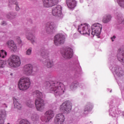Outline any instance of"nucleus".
<instances>
[{
    "label": "nucleus",
    "mask_w": 124,
    "mask_h": 124,
    "mask_svg": "<svg viewBox=\"0 0 124 124\" xmlns=\"http://www.w3.org/2000/svg\"><path fill=\"white\" fill-rule=\"evenodd\" d=\"M46 89L54 93L55 96H61L64 93V85L61 82L49 81L46 83Z\"/></svg>",
    "instance_id": "1"
},
{
    "label": "nucleus",
    "mask_w": 124,
    "mask_h": 124,
    "mask_svg": "<svg viewBox=\"0 0 124 124\" xmlns=\"http://www.w3.org/2000/svg\"><path fill=\"white\" fill-rule=\"evenodd\" d=\"M33 95L37 97L35 101V105L37 111L43 112L45 108V104H44V100L42 99V97H43L42 93L36 90L34 92Z\"/></svg>",
    "instance_id": "2"
},
{
    "label": "nucleus",
    "mask_w": 124,
    "mask_h": 124,
    "mask_svg": "<svg viewBox=\"0 0 124 124\" xmlns=\"http://www.w3.org/2000/svg\"><path fill=\"white\" fill-rule=\"evenodd\" d=\"M31 86V80L28 77L20 78L18 83V88L20 91H27Z\"/></svg>",
    "instance_id": "3"
},
{
    "label": "nucleus",
    "mask_w": 124,
    "mask_h": 124,
    "mask_svg": "<svg viewBox=\"0 0 124 124\" xmlns=\"http://www.w3.org/2000/svg\"><path fill=\"white\" fill-rule=\"evenodd\" d=\"M8 63L12 67H17L20 66L21 61L19 56L15 55H12L8 60Z\"/></svg>",
    "instance_id": "4"
},
{
    "label": "nucleus",
    "mask_w": 124,
    "mask_h": 124,
    "mask_svg": "<svg viewBox=\"0 0 124 124\" xmlns=\"http://www.w3.org/2000/svg\"><path fill=\"white\" fill-rule=\"evenodd\" d=\"M72 109V104L70 101H66L60 106V110L64 114L70 113Z\"/></svg>",
    "instance_id": "5"
},
{
    "label": "nucleus",
    "mask_w": 124,
    "mask_h": 124,
    "mask_svg": "<svg viewBox=\"0 0 124 124\" xmlns=\"http://www.w3.org/2000/svg\"><path fill=\"white\" fill-rule=\"evenodd\" d=\"M54 117H55V112L53 110L49 109L44 113V115L41 117V120L42 122L49 123L50 120H52Z\"/></svg>",
    "instance_id": "6"
},
{
    "label": "nucleus",
    "mask_w": 124,
    "mask_h": 124,
    "mask_svg": "<svg viewBox=\"0 0 124 124\" xmlns=\"http://www.w3.org/2000/svg\"><path fill=\"white\" fill-rule=\"evenodd\" d=\"M57 26L54 22H47L45 28V30L47 34H53L56 31Z\"/></svg>",
    "instance_id": "7"
},
{
    "label": "nucleus",
    "mask_w": 124,
    "mask_h": 124,
    "mask_svg": "<svg viewBox=\"0 0 124 124\" xmlns=\"http://www.w3.org/2000/svg\"><path fill=\"white\" fill-rule=\"evenodd\" d=\"M92 35H97L98 36L101 32L102 30V25L99 23H95L91 27Z\"/></svg>",
    "instance_id": "8"
},
{
    "label": "nucleus",
    "mask_w": 124,
    "mask_h": 124,
    "mask_svg": "<svg viewBox=\"0 0 124 124\" xmlns=\"http://www.w3.org/2000/svg\"><path fill=\"white\" fill-rule=\"evenodd\" d=\"M65 37L62 34H57L54 36V43L56 46L64 44Z\"/></svg>",
    "instance_id": "9"
},
{
    "label": "nucleus",
    "mask_w": 124,
    "mask_h": 124,
    "mask_svg": "<svg viewBox=\"0 0 124 124\" xmlns=\"http://www.w3.org/2000/svg\"><path fill=\"white\" fill-rule=\"evenodd\" d=\"M78 31L80 32L81 34H88V35H90L91 33L90 27H89L88 24H81L78 26Z\"/></svg>",
    "instance_id": "10"
},
{
    "label": "nucleus",
    "mask_w": 124,
    "mask_h": 124,
    "mask_svg": "<svg viewBox=\"0 0 124 124\" xmlns=\"http://www.w3.org/2000/svg\"><path fill=\"white\" fill-rule=\"evenodd\" d=\"M52 14L56 17L62 18L63 15L62 13V6L57 5L56 7H53L52 10Z\"/></svg>",
    "instance_id": "11"
},
{
    "label": "nucleus",
    "mask_w": 124,
    "mask_h": 124,
    "mask_svg": "<svg viewBox=\"0 0 124 124\" xmlns=\"http://www.w3.org/2000/svg\"><path fill=\"white\" fill-rule=\"evenodd\" d=\"M32 65L31 64H28L23 66L22 71L23 74L26 76H31L32 74Z\"/></svg>",
    "instance_id": "12"
},
{
    "label": "nucleus",
    "mask_w": 124,
    "mask_h": 124,
    "mask_svg": "<svg viewBox=\"0 0 124 124\" xmlns=\"http://www.w3.org/2000/svg\"><path fill=\"white\" fill-rule=\"evenodd\" d=\"M58 0H43V4L44 7H52L58 3Z\"/></svg>",
    "instance_id": "13"
},
{
    "label": "nucleus",
    "mask_w": 124,
    "mask_h": 124,
    "mask_svg": "<svg viewBox=\"0 0 124 124\" xmlns=\"http://www.w3.org/2000/svg\"><path fill=\"white\" fill-rule=\"evenodd\" d=\"M65 117L62 113H59L56 115L54 119V123L55 124H63L64 123Z\"/></svg>",
    "instance_id": "14"
},
{
    "label": "nucleus",
    "mask_w": 124,
    "mask_h": 124,
    "mask_svg": "<svg viewBox=\"0 0 124 124\" xmlns=\"http://www.w3.org/2000/svg\"><path fill=\"white\" fill-rule=\"evenodd\" d=\"M62 57L65 59H71L73 56V53L71 49L68 48L65 49L62 54Z\"/></svg>",
    "instance_id": "15"
},
{
    "label": "nucleus",
    "mask_w": 124,
    "mask_h": 124,
    "mask_svg": "<svg viewBox=\"0 0 124 124\" xmlns=\"http://www.w3.org/2000/svg\"><path fill=\"white\" fill-rule=\"evenodd\" d=\"M114 73L118 76V77H121L124 74V71L122 70V68L119 66H116L114 69Z\"/></svg>",
    "instance_id": "16"
},
{
    "label": "nucleus",
    "mask_w": 124,
    "mask_h": 124,
    "mask_svg": "<svg viewBox=\"0 0 124 124\" xmlns=\"http://www.w3.org/2000/svg\"><path fill=\"white\" fill-rule=\"evenodd\" d=\"M5 46H7V47H8V48H10V49H12V50H16L17 49V46H16V45L14 43V41L10 40L8 41Z\"/></svg>",
    "instance_id": "17"
},
{
    "label": "nucleus",
    "mask_w": 124,
    "mask_h": 124,
    "mask_svg": "<svg viewBox=\"0 0 124 124\" xmlns=\"http://www.w3.org/2000/svg\"><path fill=\"white\" fill-rule=\"evenodd\" d=\"M117 57L118 61L124 66V50L118 53Z\"/></svg>",
    "instance_id": "18"
},
{
    "label": "nucleus",
    "mask_w": 124,
    "mask_h": 124,
    "mask_svg": "<svg viewBox=\"0 0 124 124\" xmlns=\"http://www.w3.org/2000/svg\"><path fill=\"white\" fill-rule=\"evenodd\" d=\"M26 38L28 40H30L32 44H34V42H35V36L33 35V34H31L30 32H26Z\"/></svg>",
    "instance_id": "19"
},
{
    "label": "nucleus",
    "mask_w": 124,
    "mask_h": 124,
    "mask_svg": "<svg viewBox=\"0 0 124 124\" xmlns=\"http://www.w3.org/2000/svg\"><path fill=\"white\" fill-rule=\"evenodd\" d=\"M66 2L68 7L71 9L76 6V1L75 0H66Z\"/></svg>",
    "instance_id": "20"
},
{
    "label": "nucleus",
    "mask_w": 124,
    "mask_h": 124,
    "mask_svg": "<svg viewBox=\"0 0 124 124\" xmlns=\"http://www.w3.org/2000/svg\"><path fill=\"white\" fill-rule=\"evenodd\" d=\"M41 56L44 59H46L49 56V51L45 47H43L41 50Z\"/></svg>",
    "instance_id": "21"
},
{
    "label": "nucleus",
    "mask_w": 124,
    "mask_h": 124,
    "mask_svg": "<svg viewBox=\"0 0 124 124\" xmlns=\"http://www.w3.org/2000/svg\"><path fill=\"white\" fill-rule=\"evenodd\" d=\"M112 20V16L110 15H106L103 17L102 22L104 24H108L109 22H111Z\"/></svg>",
    "instance_id": "22"
},
{
    "label": "nucleus",
    "mask_w": 124,
    "mask_h": 124,
    "mask_svg": "<svg viewBox=\"0 0 124 124\" xmlns=\"http://www.w3.org/2000/svg\"><path fill=\"white\" fill-rule=\"evenodd\" d=\"M16 16H17V14L14 12H10L6 15L7 19H9V20H13V19H15Z\"/></svg>",
    "instance_id": "23"
},
{
    "label": "nucleus",
    "mask_w": 124,
    "mask_h": 124,
    "mask_svg": "<svg viewBox=\"0 0 124 124\" xmlns=\"http://www.w3.org/2000/svg\"><path fill=\"white\" fill-rule=\"evenodd\" d=\"M43 63L44 65L47 67V68H51V67L54 65V62L49 59H46Z\"/></svg>",
    "instance_id": "24"
},
{
    "label": "nucleus",
    "mask_w": 124,
    "mask_h": 124,
    "mask_svg": "<svg viewBox=\"0 0 124 124\" xmlns=\"http://www.w3.org/2000/svg\"><path fill=\"white\" fill-rule=\"evenodd\" d=\"M93 104H91V103L89 102L87 103L84 108V112H91V111L93 110Z\"/></svg>",
    "instance_id": "25"
},
{
    "label": "nucleus",
    "mask_w": 124,
    "mask_h": 124,
    "mask_svg": "<svg viewBox=\"0 0 124 124\" xmlns=\"http://www.w3.org/2000/svg\"><path fill=\"white\" fill-rule=\"evenodd\" d=\"M14 100V104L15 108H17V109H21L22 108V105L19 103V99L14 97L13 98Z\"/></svg>",
    "instance_id": "26"
},
{
    "label": "nucleus",
    "mask_w": 124,
    "mask_h": 124,
    "mask_svg": "<svg viewBox=\"0 0 124 124\" xmlns=\"http://www.w3.org/2000/svg\"><path fill=\"white\" fill-rule=\"evenodd\" d=\"M78 85L79 83L78 81H75L72 82L69 86V89L71 91H74V90H76L77 89V87H78Z\"/></svg>",
    "instance_id": "27"
},
{
    "label": "nucleus",
    "mask_w": 124,
    "mask_h": 124,
    "mask_svg": "<svg viewBox=\"0 0 124 124\" xmlns=\"http://www.w3.org/2000/svg\"><path fill=\"white\" fill-rule=\"evenodd\" d=\"M7 56V52L3 49L0 50V58L1 59H5Z\"/></svg>",
    "instance_id": "28"
},
{
    "label": "nucleus",
    "mask_w": 124,
    "mask_h": 124,
    "mask_svg": "<svg viewBox=\"0 0 124 124\" xmlns=\"http://www.w3.org/2000/svg\"><path fill=\"white\" fill-rule=\"evenodd\" d=\"M117 22L119 24H123L124 23V19L123 17V16L119 15L117 16Z\"/></svg>",
    "instance_id": "29"
},
{
    "label": "nucleus",
    "mask_w": 124,
    "mask_h": 124,
    "mask_svg": "<svg viewBox=\"0 0 124 124\" xmlns=\"http://www.w3.org/2000/svg\"><path fill=\"white\" fill-rule=\"evenodd\" d=\"M109 115L112 117H116L117 113L116 112V109L115 108H111L109 110Z\"/></svg>",
    "instance_id": "30"
},
{
    "label": "nucleus",
    "mask_w": 124,
    "mask_h": 124,
    "mask_svg": "<svg viewBox=\"0 0 124 124\" xmlns=\"http://www.w3.org/2000/svg\"><path fill=\"white\" fill-rule=\"evenodd\" d=\"M26 32H29V33H31L33 34L35 33V28H32L31 29H27L26 30Z\"/></svg>",
    "instance_id": "31"
},
{
    "label": "nucleus",
    "mask_w": 124,
    "mask_h": 124,
    "mask_svg": "<svg viewBox=\"0 0 124 124\" xmlns=\"http://www.w3.org/2000/svg\"><path fill=\"white\" fill-rule=\"evenodd\" d=\"M32 51V47H29L26 52V55L27 56H31V52Z\"/></svg>",
    "instance_id": "32"
},
{
    "label": "nucleus",
    "mask_w": 124,
    "mask_h": 124,
    "mask_svg": "<svg viewBox=\"0 0 124 124\" xmlns=\"http://www.w3.org/2000/svg\"><path fill=\"white\" fill-rule=\"evenodd\" d=\"M39 119V117L38 116V115L36 114H33L31 116V120L33 121H38Z\"/></svg>",
    "instance_id": "33"
},
{
    "label": "nucleus",
    "mask_w": 124,
    "mask_h": 124,
    "mask_svg": "<svg viewBox=\"0 0 124 124\" xmlns=\"http://www.w3.org/2000/svg\"><path fill=\"white\" fill-rule=\"evenodd\" d=\"M19 124H31L30 122L26 119H22L19 122Z\"/></svg>",
    "instance_id": "34"
},
{
    "label": "nucleus",
    "mask_w": 124,
    "mask_h": 124,
    "mask_svg": "<svg viewBox=\"0 0 124 124\" xmlns=\"http://www.w3.org/2000/svg\"><path fill=\"white\" fill-rule=\"evenodd\" d=\"M6 65V62L4 60L0 61V68L4 67Z\"/></svg>",
    "instance_id": "35"
},
{
    "label": "nucleus",
    "mask_w": 124,
    "mask_h": 124,
    "mask_svg": "<svg viewBox=\"0 0 124 124\" xmlns=\"http://www.w3.org/2000/svg\"><path fill=\"white\" fill-rule=\"evenodd\" d=\"M26 104L28 107H30V108H32V107H33V102H31V101L27 102Z\"/></svg>",
    "instance_id": "36"
},
{
    "label": "nucleus",
    "mask_w": 124,
    "mask_h": 124,
    "mask_svg": "<svg viewBox=\"0 0 124 124\" xmlns=\"http://www.w3.org/2000/svg\"><path fill=\"white\" fill-rule=\"evenodd\" d=\"M117 2L121 7H124V0H117Z\"/></svg>",
    "instance_id": "37"
},
{
    "label": "nucleus",
    "mask_w": 124,
    "mask_h": 124,
    "mask_svg": "<svg viewBox=\"0 0 124 124\" xmlns=\"http://www.w3.org/2000/svg\"><path fill=\"white\" fill-rule=\"evenodd\" d=\"M5 114L4 115L0 114V124H4V121H3V117H5Z\"/></svg>",
    "instance_id": "38"
},
{
    "label": "nucleus",
    "mask_w": 124,
    "mask_h": 124,
    "mask_svg": "<svg viewBox=\"0 0 124 124\" xmlns=\"http://www.w3.org/2000/svg\"><path fill=\"white\" fill-rule=\"evenodd\" d=\"M9 4H18V2L16 0H9Z\"/></svg>",
    "instance_id": "39"
},
{
    "label": "nucleus",
    "mask_w": 124,
    "mask_h": 124,
    "mask_svg": "<svg viewBox=\"0 0 124 124\" xmlns=\"http://www.w3.org/2000/svg\"><path fill=\"white\" fill-rule=\"evenodd\" d=\"M16 11H19L20 10V7H19V5H18V4H16Z\"/></svg>",
    "instance_id": "40"
},
{
    "label": "nucleus",
    "mask_w": 124,
    "mask_h": 124,
    "mask_svg": "<svg viewBox=\"0 0 124 124\" xmlns=\"http://www.w3.org/2000/svg\"><path fill=\"white\" fill-rule=\"evenodd\" d=\"M116 39V36H115V35L113 36L112 37H111V39L112 41H114L113 39Z\"/></svg>",
    "instance_id": "41"
},
{
    "label": "nucleus",
    "mask_w": 124,
    "mask_h": 124,
    "mask_svg": "<svg viewBox=\"0 0 124 124\" xmlns=\"http://www.w3.org/2000/svg\"><path fill=\"white\" fill-rule=\"evenodd\" d=\"M18 42L19 44L22 43V41L21 40V39H20V38H18Z\"/></svg>",
    "instance_id": "42"
},
{
    "label": "nucleus",
    "mask_w": 124,
    "mask_h": 124,
    "mask_svg": "<svg viewBox=\"0 0 124 124\" xmlns=\"http://www.w3.org/2000/svg\"><path fill=\"white\" fill-rule=\"evenodd\" d=\"M1 25H2V26H3V25H6V23H5V22H3L1 23Z\"/></svg>",
    "instance_id": "43"
},
{
    "label": "nucleus",
    "mask_w": 124,
    "mask_h": 124,
    "mask_svg": "<svg viewBox=\"0 0 124 124\" xmlns=\"http://www.w3.org/2000/svg\"><path fill=\"white\" fill-rule=\"evenodd\" d=\"M122 115H123V116H124V111H123V112H122Z\"/></svg>",
    "instance_id": "44"
},
{
    "label": "nucleus",
    "mask_w": 124,
    "mask_h": 124,
    "mask_svg": "<svg viewBox=\"0 0 124 124\" xmlns=\"http://www.w3.org/2000/svg\"><path fill=\"white\" fill-rule=\"evenodd\" d=\"M112 92V91H110V92L111 93Z\"/></svg>",
    "instance_id": "45"
}]
</instances>
